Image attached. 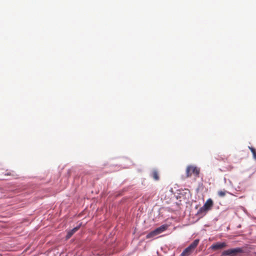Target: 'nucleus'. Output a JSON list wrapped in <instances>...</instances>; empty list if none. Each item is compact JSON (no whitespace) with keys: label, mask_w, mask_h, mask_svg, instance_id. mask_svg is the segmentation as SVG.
Segmentation results:
<instances>
[{"label":"nucleus","mask_w":256,"mask_h":256,"mask_svg":"<svg viewBox=\"0 0 256 256\" xmlns=\"http://www.w3.org/2000/svg\"><path fill=\"white\" fill-rule=\"evenodd\" d=\"M244 252V250L242 248H230L222 252V256H237Z\"/></svg>","instance_id":"obj_1"},{"label":"nucleus","mask_w":256,"mask_h":256,"mask_svg":"<svg viewBox=\"0 0 256 256\" xmlns=\"http://www.w3.org/2000/svg\"><path fill=\"white\" fill-rule=\"evenodd\" d=\"M199 242L200 240L198 239L195 240L188 247L184 250L180 254V256H190L198 246Z\"/></svg>","instance_id":"obj_2"},{"label":"nucleus","mask_w":256,"mask_h":256,"mask_svg":"<svg viewBox=\"0 0 256 256\" xmlns=\"http://www.w3.org/2000/svg\"><path fill=\"white\" fill-rule=\"evenodd\" d=\"M214 205L213 201L211 198L208 199L204 205L200 208L198 212V214H206V212L210 210Z\"/></svg>","instance_id":"obj_3"},{"label":"nucleus","mask_w":256,"mask_h":256,"mask_svg":"<svg viewBox=\"0 0 256 256\" xmlns=\"http://www.w3.org/2000/svg\"><path fill=\"white\" fill-rule=\"evenodd\" d=\"M168 228L166 225H162L159 228H156L154 230L151 232L146 236L147 238H154L158 234L165 231Z\"/></svg>","instance_id":"obj_4"},{"label":"nucleus","mask_w":256,"mask_h":256,"mask_svg":"<svg viewBox=\"0 0 256 256\" xmlns=\"http://www.w3.org/2000/svg\"><path fill=\"white\" fill-rule=\"evenodd\" d=\"M200 174V169L194 166H188L186 168V177L189 178L192 174L196 176H198Z\"/></svg>","instance_id":"obj_5"},{"label":"nucleus","mask_w":256,"mask_h":256,"mask_svg":"<svg viewBox=\"0 0 256 256\" xmlns=\"http://www.w3.org/2000/svg\"><path fill=\"white\" fill-rule=\"evenodd\" d=\"M227 246V244L226 242H216L214 244L210 246V248L214 250L222 249Z\"/></svg>","instance_id":"obj_6"},{"label":"nucleus","mask_w":256,"mask_h":256,"mask_svg":"<svg viewBox=\"0 0 256 256\" xmlns=\"http://www.w3.org/2000/svg\"><path fill=\"white\" fill-rule=\"evenodd\" d=\"M80 226L74 228L73 229L69 230L66 236V239L70 238L80 228Z\"/></svg>","instance_id":"obj_7"},{"label":"nucleus","mask_w":256,"mask_h":256,"mask_svg":"<svg viewBox=\"0 0 256 256\" xmlns=\"http://www.w3.org/2000/svg\"><path fill=\"white\" fill-rule=\"evenodd\" d=\"M150 176L152 178L155 180H158L160 179L158 172L156 170H154L150 173Z\"/></svg>","instance_id":"obj_8"},{"label":"nucleus","mask_w":256,"mask_h":256,"mask_svg":"<svg viewBox=\"0 0 256 256\" xmlns=\"http://www.w3.org/2000/svg\"><path fill=\"white\" fill-rule=\"evenodd\" d=\"M227 192H228L226 190H219L218 192V194L219 196H220V197H224V196H226V193H227Z\"/></svg>","instance_id":"obj_9"},{"label":"nucleus","mask_w":256,"mask_h":256,"mask_svg":"<svg viewBox=\"0 0 256 256\" xmlns=\"http://www.w3.org/2000/svg\"><path fill=\"white\" fill-rule=\"evenodd\" d=\"M249 149L250 150L253 154V158L256 160V150L254 148L250 146H248Z\"/></svg>","instance_id":"obj_10"}]
</instances>
